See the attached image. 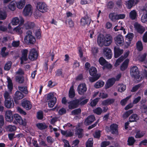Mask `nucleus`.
Here are the masks:
<instances>
[{"instance_id":"f257e3e1","label":"nucleus","mask_w":147,"mask_h":147,"mask_svg":"<svg viewBox=\"0 0 147 147\" xmlns=\"http://www.w3.org/2000/svg\"><path fill=\"white\" fill-rule=\"evenodd\" d=\"M112 41V37L111 35L109 34L106 35L105 36L103 35H100L97 38L98 44L100 47H102L103 46H109L111 44Z\"/></svg>"},{"instance_id":"f03ea898","label":"nucleus","mask_w":147,"mask_h":147,"mask_svg":"<svg viewBox=\"0 0 147 147\" xmlns=\"http://www.w3.org/2000/svg\"><path fill=\"white\" fill-rule=\"evenodd\" d=\"M25 42L27 44H34L36 40L32 35V31L28 30L26 32V35L24 38Z\"/></svg>"},{"instance_id":"7ed1b4c3","label":"nucleus","mask_w":147,"mask_h":147,"mask_svg":"<svg viewBox=\"0 0 147 147\" xmlns=\"http://www.w3.org/2000/svg\"><path fill=\"white\" fill-rule=\"evenodd\" d=\"M130 73L131 76L134 77L138 81H140L142 80L141 78L140 79H139L140 78V73L138 68L136 66H134L131 68Z\"/></svg>"},{"instance_id":"20e7f679","label":"nucleus","mask_w":147,"mask_h":147,"mask_svg":"<svg viewBox=\"0 0 147 147\" xmlns=\"http://www.w3.org/2000/svg\"><path fill=\"white\" fill-rule=\"evenodd\" d=\"M83 99L81 97L79 99H76L69 102L68 103L69 104L68 106L69 109H72L78 107L80 105V102Z\"/></svg>"},{"instance_id":"39448f33","label":"nucleus","mask_w":147,"mask_h":147,"mask_svg":"<svg viewBox=\"0 0 147 147\" xmlns=\"http://www.w3.org/2000/svg\"><path fill=\"white\" fill-rule=\"evenodd\" d=\"M37 8L38 10L40 12L44 13L47 12L48 8L47 5L44 3L38 2L37 3Z\"/></svg>"},{"instance_id":"423d86ee","label":"nucleus","mask_w":147,"mask_h":147,"mask_svg":"<svg viewBox=\"0 0 147 147\" xmlns=\"http://www.w3.org/2000/svg\"><path fill=\"white\" fill-rule=\"evenodd\" d=\"M134 27L136 30L141 34H142L145 31L144 27L137 22L135 23Z\"/></svg>"},{"instance_id":"0eeeda50","label":"nucleus","mask_w":147,"mask_h":147,"mask_svg":"<svg viewBox=\"0 0 147 147\" xmlns=\"http://www.w3.org/2000/svg\"><path fill=\"white\" fill-rule=\"evenodd\" d=\"M91 19L86 16L82 17L80 20V24L82 26H88L91 22Z\"/></svg>"},{"instance_id":"6e6552de","label":"nucleus","mask_w":147,"mask_h":147,"mask_svg":"<svg viewBox=\"0 0 147 147\" xmlns=\"http://www.w3.org/2000/svg\"><path fill=\"white\" fill-rule=\"evenodd\" d=\"M114 40L116 44L118 46H122L124 44L123 37L121 35H119L116 36Z\"/></svg>"},{"instance_id":"1a4fd4ad","label":"nucleus","mask_w":147,"mask_h":147,"mask_svg":"<svg viewBox=\"0 0 147 147\" xmlns=\"http://www.w3.org/2000/svg\"><path fill=\"white\" fill-rule=\"evenodd\" d=\"M38 53L35 49H32L30 51L29 54V58L30 60L34 61L38 57Z\"/></svg>"},{"instance_id":"9d476101","label":"nucleus","mask_w":147,"mask_h":147,"mask_svg":"<svg viewBox=\"0 0 147 147\" xmlns=\"http://www.w3.org/2000/svg\"><path fill=\"white\" fill-rule=\"evenodd\" d=\"M24 22V19L22 17H20V18L17 17H15L12 18L11 23L13 25H16L20 22V24H22Z\"/></svg>"},{"instance_id":"9b49d317","label":"nucleus","mask_w":147,"mask_h":147,"mask_svg":"<svg viewBox=\"0 0 147 147\" xmlns=\"http://www.w3.org/2000/svg\"><path fill=\"white\" fill-rule=\"evenodd\" d=\"M96 120L94 115H91L88 116L85 120L84 124L86 125H88L92 123Z\"/></svg>"},{"instance_id":"f8f14e48","label":"nucleus","mask_w":147,"mask_h":147,"mask_svg":"<svg viewBox=\"0 0 147 147\" xmlns=\"http://www.w3.org/2000/svg\"><path fill=\"white\" fill-rule=\"evenodd\" d=\"M22 105L24 108L27 110L31 109L32 107L31 103L30 101L24 99L22 100Z\"/></svg>"},{"instance_id":"ddd939ff","label":"nucleus","mask_w":147,"mask_h":147,"mask_svg":"<svg viewBox=\"0 0 147 147\" xmlns=\"http://www.w3.org/2000/svg\"><path fill=\"white\" fill-rule=\"evenodd\" d=\"M32 13V7L30 5L26 6L24 9L23 13L25 16H27L31 14Z\"/></svg>"},{"instance_id":"4468645a","label":"nucleus","mask_w":147,"mask_h":147,"mask_svg":"<svg viewBox=\"0 0 147 147\" xmlns=\"http://www.w3.org/2000/svg\"><path fill=\"white\" fill-rule=\"evenodd\" d=\"M78 90L79 94H83L87 90L86 85L85 84H82L78 86Z\"/></svg>"},{"instance_id":"2eb2a0df","label":"nucleus","mask_w":147,"mask_h":147,"mask_svg":"<svg viewBox=\"0 0 147 147\" xmlns=\"http://www.w3.org/2000/svg\"><path fill=\"white\" fill-rule=\"evenodd\" d=\"M103 52L107 59H110L111 58L112 53L110 49L107 47L104 48L103 49Z\"/></svg>"},{"instance_id":"dca6fc26","label":"nucleus","mask_w":147,"mask_h":147,"mask_svg":"<svg viewBox=\"0 0 147 147\" xmlns=\"http://www.w3.org/2000/svg\"><path fill=\"white\" fill-rule=\"evenodd\" d=\"M28 52V50L26 49H23L22 50V55L20 58L21 63V64L23 63L24 61H26L27 60V55Z\"/></svg>"},{"instance_id":"f3484780","label":"nucleus","mask_w":147,"mask_h":147,"mask_svg":"<svg viewBox=\"0 0 147 147\" xmlns=\"http://www.w3.org/2000/svg\"><path fill=\"white\" fill-rule=\"evenodd\" d=\"M5 118L7 121L11 122L13 121V118L12 111L10 110L7 111L5 113Z\"/></svg>"},{"instance_id":"a211bd4d","label":"nucleus","mask_w":147,"mask_h":147,"mask_svg":"<svg viewBox=\"0 0 147 147\" xmlns=\"http://www.w3.org/2000/svg\"><path fill=\"white\" fill-rule=\"evenodd\" d=\"M14 121L13 123L15 124L19 123L20 125L23 124V121L21 117L18 114H15L14 116Z\"/></svg>"},{"instance_id":"6ab92c4d","label":"nucleus","mask_w":147,"mask_h":147,"mask_svg":"<svg viewBox=\"0 0 147 147\" xmlns=\"http://www.w3.org/2000/svg\"><path fill=\"white\" fill-rule=\"evenodd\" d=\"M24 97V94L19 91H16L15 94L14 99L15 101L22 99Z\"/></svg>"},{"instance_id":"aec40b11","label":"nucleus","mask_w":147,"mask_h":147,"mask_svg":"<svg viewBox=\"0 0 147 147\" xmlns=\"http://www.w3.org/2000/svg\"><path fill=\"white\" fill-rule=\"evenodd\" d=\"M5 106L8 108H11L14 106V103L12 99L5 100L4 102Z\"/></svg>"},{"instance_id":"412c9836","label":"nucleus","mask_w":147,"mask_h":147,"mask_svg":"<svg viewBox=\"0 0 147 147\" xmlns=\"http://www.w3.org/2000/svg\"><path fill=\"white\" fill-rule=\"evenodd\" d=\"M126 6L128 9H130L135 4H137L138 1L137 0H129L126 2Z\"/></svg>"},{"instance_id":"4be33fe9","label":"nucleus","mask_w":147,"mask_h":147,"mask_svg":"<svg viewBox=\"0 0 147 147\" xmlns=\"http://www.w3.org/2000/svg\"><path fill=\"white\" fill-rule=\"evenodd\" d=\"M114 56L115 58H117L119 57L123 53V50L120 49L119 48L114 47Z\"/></svg>"},{"instance_id":"5701e85b","label":"nucleus","mask_w":147,"mask_h":147,"mask_svg":"<svg viewBox=\"0 0 147 147\" xmlns=\"http://www.w3.org/2000/svg\"><path fill=\"white\" fill-rule=\"evenodd\" d=\"M134 36V34L132 33H129L126 36L125 42L128 45H129L130 44Z\"/></svg>"},{"instance_id":"b1692460","label":"nucleus","mask_w":147,"mask_h":147,"mask_svg":"<svg viewBox=\"0 0 147 147\" xmlns=\"http://www.w3.org/2000/svg\"><path fill=\"white\" fill-rule=\"evenodd\" d=\"M75 134L79 138H81L84 136L83 130L80 128L77 129L75 131Z\"/></svg>"},{"instance_id":"393cba45","label":"nucleus","mask_w":147,"mask_h":147,"mask_svg":"<svg viewBox=\"0 0 147 147\" xmlns=\"http://www.w3.org/2000/svg\"><path fill=\"white\" fill-rule=\"evenodd\" d=\"M118 125L116 124H113L110 127V131L112 134H114L117 132Z\"/></svg>"},{"instance_id":"a878e982","label":"nucleus","mask_w":147,"mask_h":147,"mask_svg":"<svg viewBox=\"0 0 147 147\" xmlns=\"http://www.w3.org/2000/svg\"><path fill=\"white\" fill-rule=\"evenodd\" d=\"M115 99L113 98L108 99L104 100L102 102V104L104 105H110L115 102Z\"/></svg>"},{"instance_id":"bb28decb","label":"nucleus","mask_w":147,"mask_h":147,"mask_svg":"<svg viewBox=\"0 0 147 147\" xmlns=\"http://www.w3.org/2000/svg\"><path fill=\"white\" fill-rule=\"evenodd\" d=\"M115 81L116 80L114 78L109 79L107 83L106 88H108L112 86L114 84Z\"/></svg>"},{"instance_id":"cd10ccee","label":"nucleus","mask_w":147,"mask_h":147,"mask_svg":"<svg viewBox=\"0 0 147 147\" xmlns=\"http://www.w3.org/2000/svg\"><path fill=\"white\" fill-rule=\"evenodd\" d=\"M36 125L40 130L45 129L48 127V125L45 123H38L36 124Z\"/></svg>"},{"instance_id":"c85d7f7f","label":"nucleus","mask_w":147,"mask_h":147,"mask_svg":"<svg viewBox=\"0 0 147 147\" xmlns=\"http://www.w3.org/2000/svg\"><path fill=\"white\" fill-rule=\"evenodd\" d=\"M25 3L24 0H20L17 2H16L17 7L19 9L23 8L25 5Z\"/></svg>"},{"instance_id":"c756f323","label":"nucleus","mask_w":147,"mask_h":147,"mask_svg":"<svg viewBox=\"0 0 147 147\" xmlns=\"http://www.w3.org/2000/svg\"><path fill=\"white\" fill-rule=\"evenodd\" d=\"M18 89L20 91H21L25 94H27L28 93L27 87L26 86H18Z\"/></svg>"},{"instance_id":"7c9ffc66","label":"nucleus","mask_w":147,"mask_h":147,"mask_svg":"<svg viewBox=\"0 0 147 147\" xmlns=\"http://www.w3.org/2000/svg\"><path fill=\"white\" fill-rule=\"evenodd\" d=\"M109 18L111 21L115 22L117 20V14L115 13H110L109 15Z\"/></svg>"},{"instance_id":"2f4dec72","label":"nucleus","mask_w":147,"mask_h":147,"mask_svg":"<svg viewBox=\"0 0 147 147\" xmlns=\"http://www.w3.org/2000/svg\"><path fill=\"white\" fill-rule=\"evenodd\" d=\"M5 128L7 131L10 132L14 131L16 130V127L11 125L6 126Z\"/></svg>"},{"instance_id":"473e14b6","label":"nucleus","mask_w":147,"mask_h":147,"mask_svg":"<svg viewBox=\"0 0 147 147\" xmlns=\"http://www.w3.org/2000/svg\"><path fill=\"white\" fill-rule=\"evenodd\" d=\"M129 60L128 59H126L120 67L121 70L122 71L125 70L127 67Z\"/></svg>"},{"instance_id":"72a5a7b5","label":"nucleus","mask_w":147,"mask_h":147,"mask_svg":"<svg viewBox=\"0 0 147 147\" xmlns=\"http://www.w3.org/2000/svg\"><path fill=\"white\" fill-rule=\"evenodd\" d=\"M137 13L135 10L130 11L129 14V17L132 20H134L136 18Z\"/></svg>"},{"instance_id":"f704fd0d","label":"nucleus","mask_w":147,"mask_h":147,"mask_svg":"<svg viewBox=\"0 0 147 147\" xmlns=\"http://www.w3.org/2000/svg\"><path fill=\"white\" fill-rule=\"evenodd\" d=\"M138 119V115L136 114H133L129 117V121L130 122L136 121Z\"/></svg>"},{"instance_id":"c9c22d12","label":"nucleus","mask_w":147,"mask_h":147,"mask_svg":"<svg viewBox=\"0 0 147 147\" xmlns=\"http://www.w3.org/2000/svg\"><path fill=\"white\" fill-rule=\"evenodd\" d=\"M90 74L92 76H95L96 74L97 71L96 68L94 67H91L89 70Z\"/></svg>"},{"instance_id":"e433bc0d","label":"nucleus","mask_w":147,"mask_h":147,"mask_svg":"<svg viewBox=\"0 0 147 147\" xmlns=\"http://www.w3.org/2000/svg\"><path fill=\"white\" fill-rule=\"evenodd\" d=\"M69 96L71 98H73L75 95V92L74 88V86L72 85L71 86L69 91Z\"/></svg>"},{"instance_id":"4c0bfd02","label":"nucleus","mask_w":147,"mask_h":147,"mask_svg":"<svg viewBox=\"0 0 147 147\" xmlns=\"http://www.w3.org/2000/svg\"><path fill=\"white\" fill-rule=\"evenodd\" d=\"M16 81L20 84L22 83L24 81V78L22 76H17L15 77Z\"/></svg>"},{"instance_id":"58836bf2","label":"nucleus","mask_w":147,"mask_h":147,"mask_svg":"<svg viewBox=\"0 0 147 147\" xmlns=\"http://www.w3.org/2000/svg\"><path fill=\"white\" fill-rule=\"evenodd\" d=\"M16 2L15 1H13L11 2L9 5V8L11 10L13 11L16 7Z\"/></svg>"},{"instance_id":"ea45409f","label":"nucleus","mask_w":147,"mask_h":147,"mask_svg":"<svg viewBox=\"0 0 147 147\" xmlns=\"http://www.w3.org/2000/svg\"><path fill=\"white\" fill-rule=\"evenodd\" d=\"M133 113L132 110H130L125 112L122 115L123 118L124 119L127 118L131 114Z\"/></svg>"},{"instance_id":"a19ab883","label":"nucleus","mask_w":147,"mask_h":147,"mask_svg":"<svg viewBox=\"0 0 147 147\" xmlns=\"http://www.w3.org/2000/svg\"><path fill=\"white\" fill-rule=\"evenodd\" d=\"M147 54L146 53H144L142 55H140L138 57V60L141 62H142L145 61Z\"/></svg>"},{"instance_id":"79ce46f5","label":"nucleus","mask_w":147,"mask_h":147,"mask_svg":"<svg viewBox=\"0 0 147 147\" xmlns=\"http://www.w3.org/2000/svg\"><path fill=\"white\" fill-rule=\"evenodd\" d=\"M104 84V82L101 81H98L94 85V87L97 88H99L102 87Z\"/></svg>"},{"instance_id":"37998d69","label":"nucleus","mask_w":147,"mask_h":147,"mask_svg":"<svg viewBox=\"0 0 147 147\" xmlns=\"http://www.w3.org/2000/svg\"><path fill=\"white\" fill-rule=\"evenodd\" d=\"M93 76V77H90L89 78L90 81L92 82H94L98 80L100 77V75L97 74L96 75Z\"/></svg>"},{"instance_id":"c03bdc74","label":"nucleus","mask_w":147,"mask_h":147,"mask_svg":"<svg viewBox=\"0 0 147 147\" xmlns=\"http://www.w3.org/2000/svg\"><path fill=\"white\" fill-rule=\"evenodd\" d=\"M23 28L20 25L14 29V30L16 31L18 34H20L22 33Z\"/></svg>"},{"instance_id":"a18cd8bd","label":"nucleus","mask_w":147,"mask_h":147,"mask_svg":"<svg viewBox=\"0 0 147 147\" xmlns=\"http://www.w3.org/2000/svg\"><path fill=\"white\" fill-rule=\"evenodd\" d=\"M93 111L94 113L98 115H101L103 111L102 109L100 107H98L94 109Z\"/></svg>"},{"instance_id":"49530a36","label":"nucleus","mask_w":147,"mask_h":147,"mask_svg":"<svg viewBox=\"0 0 147 147\" xmlns=\"http://www.w3.org/2000/svg\"><path fill=\"white\" fill-rule=\"evenodd\" d=\"M137 49L139 51H141L143 49L142 42L141 41H138L136 44Z\"/></svg>"},{"instance_id":"de8ad7c7","label":"nucleus","mask_w":147,"mask_h":147,"mask_svg":"<svg viewBox=\"0 0 147 147\" xmlns=\"http://www.w3.org/2000/svg\"><path fill=\"white\" fill-rule=\"evenodd\" d=\"M12 65V62L11 61H8L5 65L4 67V69L5 70H9L11 68Z\"/></svg>"},{"instance_id":"09e8293b","label":"nucleus","mask_w":147,"mask_h":147,"mask_svg":"<svg viewBox=\"0 0 147 147\" xmlns=\"http://www.w3.org/2000/svg\"><path fill=\"white\" fill-rule=\"evenodd\" d=\"M135 140L134 137H131L129 138L127 140L128 144L129 146L132 145L134 143Z\"/></svg>"},{"instance_id":"8fccbe9b","label":"nucleus","mask_w":147,"mask_h":147,"mask_svg":"<svg viewBox=\"0 0 147 147\" xmlns=\"http://www.w3.org/2000/svg\"><path fill=\"white\" fill-rule=\"evenodd\" d=\"M7 17L5 12L2 11L0 9V20H4L6 19Z\"/></svg>"},{"instance_id":"3c124183","label":"nucleus","mask_w":147,"mask_h":147,"mask_svg":"<svg viewBox=\"0 0 147 147\" xmlns=\"http://www.w3.org/2000/svg\"><path fill=\"white\" fill-rule=\"evenodd\" d=\"M145 132L143 131H138L136 135V138H140L142 137L145 134Z\"/></svg>"},{"instance_id":"603ef678","label":"nucleus","mask_w":147,"mask_h":147,"mask_svg":"<svg viewBox=\"0 0 147 147\" xmlns=\"http://www.w3.org/2000/svg\"><path fill=\"white\" fill-rule=\"evenodd\" d=\"M142 112L147 114V106L146 105H141L140 107Z\"/></svg>"},{"instance_id":"864d4df0","label":"nucleus","mask_w":147,"mask_h":147,"mask_svg":"<svg viewBox=\"0 0 147 147\" xmlns=\"http://www.w3.org/2000/svg\"><path fill=\"white\" fill-rule=\"evenodd\" d=\"M119 87L118 91L120 92H122L126 89V86L123 84H119Z\"/></svg>"},{"instance_id":"5fc2aeb1","label":"nucleus","mask_w":147,"mask_h":147,"mask_svg":"<svg viewBox=\"0 0 147 147\" xmlns=\"http://www.w3.org/2000/svg\"><path fill=\"white\" fill-rule=\"evenodd\" d=\"M93 139H89L86 144V147H92L93 146Z\"/></svg>"},{"instance_id":"6e6d98bb","label":"nucleus","mask_w":147,"mask_h":147,"mask_svg":"<svg viewBox=\"0 0 147 147\" xmlns=\"http://www.w3.org/2000/svg\"><path fill=\"white\" fill-rule=\"evenodd\" d=\"M124 59V58L123 56H121L120 58L118 59L116 61V62L115 64V66H117L119 65L120 63Z\"/></svg>"},{"instance_id":"4d7b16f0","label":"nucleus","mask_w":147,"mask_h":147,"mask_svg":"<svg viewBox=\"0 0 147 147\" xmlns=\"http://www.w3.org/2000/svg\"><path fill=\"white\" fill-rule=\"evenodd\" d=\"M54 96V92H50L46 96V99L47 100L52 99Z\"/></svg>"},{"instance_id":"13d9d810","label":"nucleus","mask_w":147,"mask_h":147,"mask_svg":"<svg viewBox=\"0 0 147 147\" xmlns=\"http://www.w3.org/2000/svg\"><path fill=\"white\" fill-rule=\"evenodd\" d=\"M4 96L5 98V100L12 99L10 97L9 93L7 91H5V92L4 94Z\"/></svg>"},{"instance_id":"bf43d9fd","label":"nucleus","mask_w":147,"mask_h":147,"mask_svg":"<svg viewBox=\"0 0 147 147\" xmlns=\"http://www.w3.org/2000/svg\"><path fill=\"white\" fill-rule=\"evenodd\" d=\"M20 44V41L18 40L17 41L13 40L11 43L12 46L14 47H18Z\"/></svg>"},{"instance_id":"052dcab7","label":"nucleus","mask_w":147,"mask_h":147,"mask_svg":"<svg viewBox=\"0 0 147 147\" xmlns=\"http://www.w3.org/2000/svg\"><path fill=\"white\" fill-rule=\"evenodd\" d=\"M99 62L101 65L103 66L106 64V63L107 62L106 60L103 57H101L99 58Z\"/></svg>"},{"instance_id":"680f3d73","label":"nucleus","mask_w":147,"mask_h":147,"mask_svg":"<svg viewBox=\"0 0 147 147\" xmlns=\"http://www.w3.org/2000/svg\"><path fill=\"white\" fill-rule=\"evenodd\" d=\"M81 112V110L80 108H78L75 109L71 111V114L74 115H78Z\"/></svg>"},{"instance_id":"e2e57ef3","label":"nucleus","mask_w":147,"mask_h":147,"mask_svg":"<svg viewBox=\"0 0 147 147\" xmlns=\"http://www.w3.org/2000/svg\"><path fill=\"white\" fill-rule=\"evenodd\" d=\"M131 97V96L126 97L125 98L121 100L120 103L121 105H125L127 103V101Z\"/></svg>"},{"instance_id":"0e129e2a","label":"nucleus","mask_w":147,"mask_h":147,"mask_svg":"<svg viewBox=\"0 0 147 147\" xmlns=\"http://www.w3.org/2000/svg\"><path fill=\"white\" fill-rule=\"evenodd\" d=\"M100 99L99 98H96L90 103V105L91 106L94 107L96 105L98 102L99 100Z\"/></svg>"},{"instance_id":"69168bd1","label":"nucleus","mask_w":147,"mask_h":147,"mask_svg":"<svg viewBox=\"0 0 147 147\" xmlns=\"http://www.w3.org/2000/svg\"><path fill=\"white\" fill-rule=\"evenodd\" d=\"M110 144L109 141H105L102 142L100 144L101 147H106L109 145Z\"/></svg>"},{"instance_id":"338daca9","label":"nucleus","mask_w":147,"mask_h":147,"mask_svg":"<svg viewBox=\"0 0 147 147\" xmlns=\"http://www.w3.org/2000/svg\"><path fill=\"white\" fill-rule=\"evenodd\" d=\"M93 136L94 138H99L100 136V131H96L93 134Z\"/></svg>"},{"instance_id":"774afa93","label":"nucleus","mask_w":147,"mask_h":147,"mask_svg":"<svg viewBox=\"0 0 147 147\" xmlns=\"http://www.w3.org/2000/svg\"><path fill=\"white\" fill-rule=\"evenodd\" d=\"M141 20L143 23H145L147 21V14L143 15L141 17Z\"/></svg>"}]
</instances>
